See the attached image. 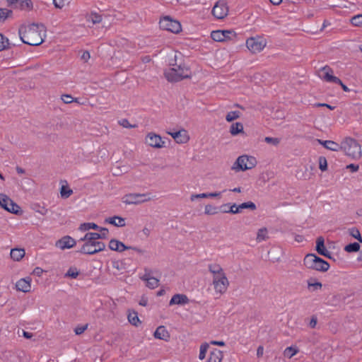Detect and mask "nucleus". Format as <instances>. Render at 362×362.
Segmentation results:
<instances>
[{"instance_id": "obj_14", "label": "nucleus", "mask_w": 362, "mask_h": 362, "mask_svg": "<svg viewBox=\"0 0 362 362\" xmlns=\"http://www.w3.org/2000/svg\"><path fill=\"white\" fill-rule=\"evenodd\" d=\"M152 271L149 269H145V274L141 277V279L146 281V286L151 289L157 288L159 285V280L151 276Z\"/></svg>"}, {"instance_id": "obj_10", "label": "nucleus", "mask_w": 362, "mask_h": 362, "mask_svg": "<svg viewBox=\"0 0 362 362\" xmlns=\"http://www.w3.org/2000/svg\"><path fill=\"white\" fill-rule=\"evenodd\" d=\"M322 71H325V75L322 78L324 81L340 85L343 90L345 92L350 91V89L343 83L340 78L332 75L333 70L329 66L327 65L324 66L322 69Z\"/></svg>"}, {"instance_id": "obj_62", "label": "nucleus", "mask_w": 362, "mask_h": 362, "mask_svg": "<svg viewBox=\"0 0 362 362\" xmlns=\"http://www.w3.org/2000/svg\"><path fill=\"white\" fill-rule=\"evenodd\" d=\"M211 344L219 346H224L226 345L225 342L223 341H216L212 340L210 341Z\"/></svg>"}, {"instance_id": "obj_27", "label": "nucleus", "mask_w": 362, "mask_h": 362, "mask_svg": "<svg viewBox=\"0 0 362 362\" xmlns=\"http://www.w3.org/2000/svg\"><path fill=\"white\" fill-rule=\"evenodd\" d=\"M208 269L210 273L213 274V278L225 274L223 268L218 264H210L208 265Z\"/></svg>"}, {"instance_id": "obj_24", "label": "nucleus", "mask_w": 362, "mask_h": 362, "mask_svg": "<svg viewBox=\"0 0 362 362\" xmlns=\"http://www.w3.org/2000/svg\"><path fill=\"white\" fill-rule=\"evenodd\" d=\"M317 141L327 149H329L332 151H339L340 150V144L337 142L331 140L323 141L321 139H317Z\"/></svg>"}, {"instance_id": "obj_46", "label": "nucleus", "mask_w": 362, "mask_h": 362, "mask_svg": "<svg viewBox=\"0 0 362 362\" xmlns=\"http://www.w3.org/2000/svg\"><path fill=\"white\" fill-rule=\"evenodd\" d=\"M12 11L7 8H0V22L4 21L6 18L10 17Z\"/></svg>"}, {"instance_id": "obj_52", "label": "nucleus", "mask_w": 362, "mask_h": 362, "mask_svg": "<svg viewBox=\"0 0 362 362\" xmlns=\"http://www.w3.org/2000/svg\"><path fill=\"white\" fill-rule=\"evenodd\" d=\"M119 125L122 126L124 128H135L136 124H130L127 119H122L119 122Z\"/></svg>"}, {"instance_id": "obj_55", "label": "nucleus", "mask_w": 362, "mask_h": 362, "mask_svg": "<svg viewBox=\"0 0 362 362\" xmlns=\"http://www.w3.org/2000/svg\"><path fill=\"white\" fill-rule=\"evenodd\" d=\"M66 276L71 278H76L78 276V272L76 269L70 268L66 272Z\"/></svg>"}, {"instance_id": "obj_49", "label": "nucleus", "mask_w": 362, "mask_h": 362, "mask_svg": "<svg viewBox=\"0 0 362 362\" xmlns=\"http://www.w3.org/2000/svg\"><path fill=\"white\" fill-rule=\"evenodd\" d=\"M319 168L322 171H325L327 170V161L326 158L324 156L319 157Z\"/></svg>"}, {"instance_id": "obj_9", "label": "nucleus", "mask_w": 362, "mask_h": 362, "mask_svg": "<svg viewBox=\"0 0 362 362\" xmlns=\"http://www.w3.org/2000/svg\"><path fill=\"white\" fill-rule=\"evenodd\" d=\"M151 200L147 194L131 193L122 197V202L126 204H139Z\"/></svg>"}, {"instance_id": "obj_33", "label": "nucleus", "mask_w": 362, "mask_h": 362, "mask_svg": "<svg viewBox=\"0 0 362 362\" xmlns=\"http://www.w3.org/2000/svg\"><path fill=\"white\" fill-rule=\"evenodd\" d=\"M108 233L106 228H101L99 233L92 232V241H98L97 240L100 238H106Z\"/></svg>"}, {"instance_id": "obj_60", "label": "nucleus", "mask_w": 362, "mask_h": 362, "mask_svg": "<svg viewBox=\"0 0 362 362\" xmlns=\"http://www.w3.org/2000/svg\"><path fill=\"white\" fill-rule=\"evenodd\" d=\"M346 168L350 170L351 172L354 173V172H357L358 170L359 166H358V165L351 163V164L346 165Z\"/></svg>"}, {"instance_id": "obj_57", "label": "nucleus", "mask_w": 362, "mask_h": 362, "mask_svg": "<svg viewBox=\"0 0 362 362\" xmlns=\"http://www.w3.org/2000/svg\"><path fill=\"white\" fill-rule=\"evenodd\" d=\"M230 204H223L218 208V210L220 212L222 213H230V211H228V209H230Z\"/></svg>"}, {"instance_id": "obj_31", "label": "nucleus", "mask_w": 362, "mask_h": 362, "mask_svg": "<svg viewBox=\"0 0 362 362\" xmlns=\"http://www.w3.org/2000/svg\"><path fill=\"white\" fill-rule=\"evenodd\" d=\"M243 124L241 122L233 123L230 127V133L235 136L240 133H244Z\"/></svg>"}, {"instance_id": "obj_34", "label": "nucleus", "mask_w": 362, "mask_h": 362, "mask_svg": "<svg viewBox=\"0 0 362 362\" xmlns=\"http://www.w3.org/2000/svg\"><path fill=\"white\" fill-rule=\"evenodd\" d=\"M127 317H128L129 322L132 325L138 326L139 324L141 323V321L139 320L137 313L135 311L129 312Z\"/></svg>"}, {"instance_id": "obj_61", "label": "nucleus", "mask_w": 362, "mask_h": 362, "mask_svg": "<svg viewBox=\"0 0 362 362\" xmlns=\"http://www.w3.org/2000/svg\"><path fill=\"white\" fill-rule=\"evenodd\" d=\"M317 317L315 316H313L310 321L309 326L311 328H315L317 325Z\"/></svg>"}, {"instance_id": "obj_28", "label": "nucleus", "mask_w": 362, "mask_h": 362, "mask_svg": "<svg viewBox=\"0 0 362 362\" xmlns=\"http://www.w3.org/2000/svg\"><path fill=\"white\" fill-rule=\"evenodd\" d=\"M25 255L24 249L14 248L11 250L10 255L14 261H20Z\"/></svg>"}, {"instance_id": "obj_17", "label": "nucleus", "mask_w": 362, "mask_h": 362, "mask_svg": "<svg viewBox=\"0 0 362 362\" xmlns=\"http://www.w3.org/2000/svg\"><path fill=\"white\" fill-rule=\"evenodd\" d=\"M315 250L317 253L327 258L332 259L330 252L326 249L325 246V239L322 236H319L316 240Z\"/></svg>"}, {"instance_id": "obj_37", "label": "nucleus", "mask_w": 362, "mask_h": 362, "mask_svg": "<svg viewBox=\"0 0 362 362\" xmlns=\"http://www.w3.org/2000/svg\"><path fill=\"white\" fill-rule=\"evenodd\" d=\"M360 250L359 243L354 242L349 243L344 247V250L347 252H356Z\"/></svg>"}, {"instance_id": "obj_51", "label": "nucleus", "mask_w": 362, "mask_h": 362, "mask_svg": "<svg viewBox=\"0 0 362 362\" xmlns=\"http://www.w3.org/2000/svg\"><path fill=\"white\" fill-rule=\"evenodd\" d=\"M264 141L267 144H273L274 146H277L280 143V139L267 136L264 138Z\"/></svg>"}, {"instance_id": "obj_2", "label": "nucleus", "mask_w": 362, "mask_h": 362, "mask_svg": "<svg viewBox=\"0 0 362 362\" xmlns=\"http://www.w3.org/2000/svg\"><path fill=\"white\" fill-rule=\"evenodd\" d=\"M173 67L165 70L164 75L169 82H177L190 77V71L182 64H170Z\"/></svg>"}, {"instance_id": "obj_21", "label": "nucleus", "mask_w": 362, "mask_h": 362, "mask_svg": "<svg viewBox=\"0 0 362 362\" xmlns=\"http://www.w3.org/2000/svg\"><path fill=\"white\" fill-rule=\"evenodd\" d=\"M189 301L188 297L185 294H175L169 302L170 305H185Z\"/></svg>"}, {"instance_id": "obj_43", "label": "nucleus", "mask_w": 362, "mask_h": 362, "mask_svg": "<svg viewBox=\"0 0 362 362\" xmlns=\"http://www.w3.org/2000/svg\"><path fill=\"white\" fill-rule=\"evenodd\" d=\"M267 234V229L266 228H262L258 230L257 235V240L258 242H260L262 240H265L268 238Z\"/></svg>"}, {"instance_id": "obj_53", "label": "nucleus", "mask_w": 362, "mask_h": 362, "mask_svg": "<svg viewBox=\"0 0 362 362\" xmlns=\"http://www.w3.org/2000/svg\"><path fill=\"white\" fill-rule=\"evenodd\" d=\"M102 21V16L92 12V23L96 24Z\"/></svg>"}, {"instance_id": "obj_3", "label": "nucleus", "mask_w": 362, "mask_h": 362, "mask_svg": "<svg viewBox=\"0 0 362 362\" xmlns=\"http://www.w3.org/2000/svg\"><path fill=\"white\" fill-rule=\"evenodd\" d=\"M342 150L347 156L353 159H358L362 156L361 145L354 139L346 138L340 144Z\"/></svg>"}, {"instance_id": "obj_13", "label": "nucleus", "mask_w": 362, "mask_h": 362, "mask_svg": "<svg viewBox=\"0 0 362 362\" xmlns=\"http://www.w3.org/2000/svg\"><path fill=\"white\" fill-rule=\"evenodd\" d=\"M250 209L252 211H255L257 209L255 204L252 202H247L240 204L237 206L236 204H233L230 206L228 211H230V214H239L242 211L243 209Z\"/></svg>"}, {"instance_id": "obj_45", "label": "nucleus", "mask_w": 362, "mask_h": 362, "mask_svg": "<svg viewBox=\"0 0 362 362\" xmlns=\"http://www.w3.org/2000/svg\"><path fill=\"white\" fill-rule=\"evenodd\" d=\"M8 46H9L8 39L0 33V51L8 49Z\"/></svg>"}, {"instance_id": "obj_25", "label": "nucleus", "mask_w": 362, "mask_h": 362, "mask_svg": "<svg viewBox=\"0 0 362 362\" xmlns=\"http://www.w3.org/2000/svg\"><path fill=\"white\" fill-rule=\"evenodd\" d=\"M223 357V354L221 351L218 349H213L206 362H221Z\"/></svg>"}, {"instance_id": "obj_7", "label": "nucleus", "mask_w": 362, "mask_h": 362, "mask_svg": "<svg viewBox=\"0 0 362 362\" xmlns=\"http://www.w3.org/2000/svg\"><path fill=\"white\" fill-rule=\"evenodd\" d=\"M212 284L216 293L223 294L226 292L229 286V281L226 274L216 276L213 278Z\"/></svg>"}, {"instance_id": "obj_22", "label": "nucleus", "mask_w": 362, "mask_h": 362, "mask_svg": "<svg viewBox=\"0 0 362 362\" xmlns=\"http://www.w3.org/2000/svg\"><path fill=\"white\" fill-rule=\"evenodd\" d=\"M154 337L168 341L170 339V334L164 326H159L155 331Z\"/></svg>"}, {"instance_id": "obj_58", "label": "nucleus", "mask_w": 362, "mask_h": 362, "mask_svg": "<svg viewBox=\"0 0 362 362\" xmlns=\"http://www.w3.org/2000/svg\"><path fill=\"white\" fill-rule=\"evenodd\" d=\"M199 198H207L206 193H202V194H192L190 197V200L192 202L194 201L196 199Z\"/></svg>"}, {"instance_id": "obj_54", "label": "nucleus", "mask_w": 362, "mask_h": 362, "mask_svg": "<svg viewBox=\"0 0 362 362\" xmlns=\"http://www.w3.org/2000/svg\"><path fill=\"white\" fill-rule=\"evenodd\" d=\"M88 328V324L82 326L76 327L74 329V332L76 334L79 335L84 332V331Z\"/></svg>"}, {"instance_id": "obj_47", "label": "nucleus", "mask_w": 362, "mask_h": 362, "mask_svg": "<svg viewBox=\"0 0 362 362\" xmlns=\"http://www.w3.org/2000/svg\"><path fill=\"white\" fill-rule=\"evenodd\" d=\"M350 21L354 26H362V14L354 16L351 18Z\"/></svg>"}, {"instance_id": "obj_59", "label": "nucleus", "mask_w": 362, "mask_h": 362, "mask_svg": "<svg viewBox=\"0 0 362 362\" xmlns=\"http://www.w3.org/2000/svg\"><path fill=\"white\" fill-rule=\"evenodd\" d=\"M89 230H90V223H84L79 227V230L82 232L88 231Z\"/></svg>"}, {"instance_id": "obj_44", "label": "nucleus", "mask_w": 362, "mask_h": 362, "mask_svg": "<svg viewBox=\"0 0 362 362\" xmlns=\"http://www.w3.org/2000/svg\"><path fill=\"white\" fill-rule=\"evenodd\" d=\"M219 212L218 208L211 204L205 206L204 213L207 215H214Z\"/></svg>"}, {"instance_id": "obj_39", "label": "nucleus", "mask_w": 362, "mask_h": 362, "mask_svg": "<svg viewBox=\"0 0 362 362\" xmlns=\"http://www.w3.org/2000/svg\"><path fill=\"white\" fill-rule=\"evenodd\" d=\"M349 233L351 237L356 238L360 243H362V237L360 233V231L358 230V229L357 228L353 227L351 228H349Z\"/></svg>"}, {"instance_id": "obj_32", "label": "nucleus", "mask_w": 362, "mask_h": 362, "mask_svg": "<svg viewBox=\"0 0 362 362\" xmlns=\"http://www.w3.org/2000/svg\"><path fill=\"white\" fill-rule=\"evenodd\" d=\"M7 203L6 207H5V210L10 213L17 214L19 211L20 206L17 204L13 202V201L11 200L10 198L9 201Z\"/></svg>"}, {"instance_id": "obj_8", "label": "nucleus", "mask_w": 362, "mask_h": 362, "mask_svg": "<svg viewBox=\"0 0 362 362\" xmlns=\"http://www.w3.org/2000/svg\"><path fill=\"white\" fill-rule=\"evenodd\" d=\"M246 46L252 53L260 52L266 46V40L261 37H250L246 40Z\"/></svg>"}, {"instance_id": "obj_1", "label": "nucleus", "mask_w": 362, "mask_h": 362, "mask_svg": "<svg viewBox=\"0 0 362 362\" xmlns=\"http://www.w3.org/2000/svg\"><path fill=\"white\" fill-rule=\"evenodd\" d=\"M45 28L42 24L30 23L19 28L18 34L22 42L31 46H37L44 42Z\"/></svg>"}, {"instance_id": "obj_48", "label": "nucleus", "mask_w": 362, "mask_h": 362, "mask_svg": "<svg viewBox=\"0 0 362 362\" xmlns=\"http://www.w3.org/2000/svg\"><path fill=\"white\" fill-rule=\"evenodd\" d=\"M61 99L65 104H70L74 102H78V98H74L71 95L64 94L61 96Z\"/></svg>"}, {"instance_id": "obj_42", "label": "nucleus", "mask_w": 362, "mask_h": 362, "mask_svg": "<svg viewBox=\"0 0 362 362\" xmlns=\"http://www.w3.org/2000/svg\"><path fill=\"white\" fill-rule=\"evenodd\" d=\"M240 115L241 113L239 111H231L226 115V119L227 122H230L236 119L240 118Z\"/></svg>"}, {"instance_id": "obj_20", "label": "nucleus", "mask_w": 362, "mask_h": 362, "mask_svg": "<svg viewBox=\"0 0 362 362\" xmlns=\"http://www.w3.org/2000/svg\"><path fill=\"white\" fill-rule=\"evenodd\" d=\"M109 248L111 250L121 252L126 250H129L131 247L126 246L122 242L118 240L112 239L109 243Z\"/></svg>"}, {"instance_id": "obj_15", "label": "nucleus", "mask_w": 362, "mask_h": 362, "mask_svg": "<svg viewBox=\"0 0 362 362\" xmlns=\"http://www.w3.org/2000/svg\"><path fill=\"white\" fill-rule=\"evenodd\" d=\"M76 245V241L74 238L70 236H64L57 240L55 243V246L62 250L66 249H70Z\"/></svg>"}, {"instance_id": "obj_41", "label": "nucleus", "mask_w": 362, "mask_h": 362, "mask_svg": "<svg viewBox=\"0 0 362 362\" xmlns=\"http://www.w3.org/2000/svg\"><path fill=\"white\" fill-rule=\"evenodd\" d=\"M298 352V349L296 347L289 346L287 347L284 351V354L285 356L288 357V358H292L294 355H296Z\"/></svg>"}, {"instance_id": "obj_40", "label": "nucleus", "mask_w": 362, "mask_h": 362, "mask_svg": "<svg viewBox=\"0 0 362 362\" xmlns=\"http://www.w3.org/2000/svg\"><path fill=\"white\" fill-rule=\"evenodd\" d=\"M209 348V344L207 342H204L200 346V351L199 354V358L204 360L206 357V354Z\"/></svg>"}, {"instance_id": "obj_5", "label": "nucleus", "mask_w": 362, "mask_h": 362, "mask_svg": "<svg viewBox=\"0 0 362 362\" xmlns=\"http://www.w3.org/2000/svg\"><path fill=\"white\" fill-rule=\"evenodd\" d=\"M256 165L257 160L255 157L243 155L238 158L236 161L233 163L232 169L238 171H245L255 168Z\"/></svg>"}, {"instance_id": "obj_16", "label": "nucleus", "mask_w": 362, "mask_h": 362, "mask_svg": "<svg viewBox=\"0 0 362 362\" xmlns=\"http://www.w3.org/2000/svg\"><path fill=\"white\" fill-rule=\"evenodd\" d=\"M146 142L151 147L153 148H161L163 146L164 141H162V138L156 134L149 133L146 138Z\"/></svg>"}, {"instance_id": "obj_11", "label": "nucleus", "mask_w": 362, "mask_h": 362, "mask_svg": "<svg viewBox=\"0 0 362 362\" xmlns=\"http://www.w3.org/2000/svg\"><path fill=\"white\" fill-rule=\"evenodd\" d=\"M211 37L216 42H225L236 37V33L231 30H218L211 32Z\"/></svg>"}, {"instance_id": "obj_35", "label": "nucleus", "mask_w": 362, "mask_h": 362, "mask_svg": "<svg viewBox=\"0 0 362 362\" xmlns=\"http://www.w3.org/2000/svg\"><path fill=\"white\" fill-rule=\"evenodd\" d=\"M112 267L117 273H122L125 270V264L122 260L112 261Z\"/></svg>"}, {"instance_id": "obj_23", "label": "nucleus", "mask_w": 362, "mask_h": 362, "mask_svg": "<svg viewBox=\"0 0 362 362\" xmlns=\"http://www.w3.org/2000/svg\"><path fill=\"white\" fill-rule=\"evenodd\" d=\"M60 195L64 199L69 198L72 194L73 190L69 187V184L66 180H60Z\"/></svg>"}, {"instance_id": "obj_18", "label": "nucleus", "mask_w": 362, "mask_h": 362, "mask_svg": "<svg viewBox=\"0 0 362 362\" xmlns=\"http://www.w3.org/2000/svg\"><path fill=\"white\" fill-rule=\"evenodd\" d=\"M17 291L28 293L31 290V279L30 277L19 279L16 284Z\"/></svg>"}, {"instance_id": "obj_36", "label": "nucleus", "mask_w": 362, "mask_h": 362, "mask_svg": "<svg viewBox=\"0 0 362 362\" xmlns=\"http://www.w3.org/2000/svg\"><path fill=\"white\" fill-rule=\"evenodd\" d=\"M105 245L100 241H92V255L105 249Z\"/></svg>"}, {"instance_id": "obj_6", "label": "nucleus", "mask_w": 362, "mask_h": 362, "mask_svg": "<svg viewBox=\"0 0 362 362\" xmlns=\"http://www.w3.org/2000/svg\"><path fill=\"white\" fill-rule=\"evenodd\" d=\"M159 27L162 30H168L173 33H178L182 30L180 22L173 20L169 16H165L160 20Z\"/></svg>"}, {"instance_id": "obj_4", "label": "nucleus", "mask_w": 362, "mask_h": 362, "mask_svg": "<svg viewBox=\"0 0 362 362\" xmlns=\"http://www.w3.org/2000/svg\"><path fill=\"white\" fill-rule=\"evenodd\" d=\"M303 264L308 269L322 272H327L329 268V264L327 261L313 253L305 255Z\"/></svg>"}, {"instance_id": "obj_26", "label": "nucleus", "mask_w": 362, "mask_h": 362, "mask_svg": "<svg viewBox=\"0 0 362 362\" xmlns=\"http://www.w3.org/2000/svg\"><path fill=\"white\" fill-rule=\"evenodd\" d=\"M86 241V243L82 246L81 249V252L84 254H90V245L89 243L90 242V233H87L85 235L80 238L78 242Z\"/></svg>"}, {"instance_id": "obj_63", "label": "nucleus", "mask_w": 362, "mask_h": 362, "mask_svg": "<svg viewBox=\"0 0 362 362\" xmlns=\"http://www.w3.org/2000/svg\"><path fill=\"white\" fill-rule=\"evenodd\" d=\"M264 354V347L263 346H259L257 349V356L258 358H260Z\"/></svg>"}, {"instance_id": "obj_56", "label": "nucleus", "mask_w": 362, "mask_h": 362, "mask_svg": "<svg viewBox=\"0 0 362 362\" xmlns=\"http://www.w3.org/2000/svg\"><path fill=\"white\" fill-rule=\"evenodd\" d=\"M53 4L57 8H62L64 6V0H52Z\"/></svg>"}, {"instance_id": "obj_38", "label": "nucleus", "mask_w": 362, "mask_h": 362, "mask_svg": "<svg viewBox=\"0 0 362 362\" xmlns=\"http://www.w3.org/2000/svg\"><path fill=\"white\" fill-rule=\"evenodd\" d=\"M313 279H310L308 280V289L311 290L312 291L321 289L322 287V284L321 282L315 281L313 283Z\"/></svg>"}, {"instance_id": "obj_19", "label": "nucleus", "mask_w": 362, "mask_h": 362, "mask_svg": "<svg viewBox=\"0 0 362 362\" xmlns=\"http://www.w3.org/2000/svg\"><path fill=\"white\" fill-rule=\"evenodd\" d=\"M169 134L175 140L178 144H185L189 141V136L187 134V132L184 129L175 132H168Z\"/></svg>"}, {"instance_id": "obj_50", "label": "nucleus", "mask_w": 362, "mask_h": 362, "mask_svg": "<svg viewBox=\"0 0 362 362\" xmlns=\"http://www.w3.org/2000/svg\"><path fill=\"white\" fill-rule=\"evenodd\" d=\"M9 201V197L4 194H0V206L1 208L5 209V207L7 206V203Z\"/></svg>"}, {"instance_id": "obj_64", "label": "nucleus", "mask_w": 362, "mask_h": 362, "mask_svg": "<svg viewBox=\"0 0 362 362\" xmlns=\"http://www.w3.org/2000/svg\"><path fill=\"white\" fill-rule=\"evenodd\" d=\"M90 58V54L88 51L83 52V54L81 56V59H83L86 62H88Z\"/></svg>"}, {"instance_id": "obj_30", "label": "nucleus", "mask_w": 362, "mask_h": 362, "mask_svg": "<svg viewBox=\"0 0 362 362\" xmlns=\"http://www.w3.org/2000/svg\"><path fill=\"white\" fill-rule=\"evenodd\" d=\"M106 221L109 223L117 226V227H124L125 226V219L124 218L115 216L113 217H110L106 219Z\"/></svg>"}, {"instance_id": "obj_29", "label": "nucleus", "mask_w": 362, "mask_h": 362, "mask_svg": "<svg viewBox=\"0 0 362 362\" xmlns=\"http://www.w3.org/2000/svg\"><path fill=\"white\" fill-rule=\"evenodd\" d=\"M16 7L22 11H30L33 8V5L31 0H18Z\"/></svg>"}, {"instance_id": "obj_12", "label": "nucleus", "mask_w": 362, "mask_h": 362, "mask_svg": "<svg viewBox=\"0 0 362 362\" xmlns=\"http://www.w3.org/2000/svg\"><path fill=\"white\" fill-rule=\"evenodd\" d=\"M213 16L217 19L224 18L228 13V7L225 0L218 1L212 8Z\"/></svg>"}]
</instances>
